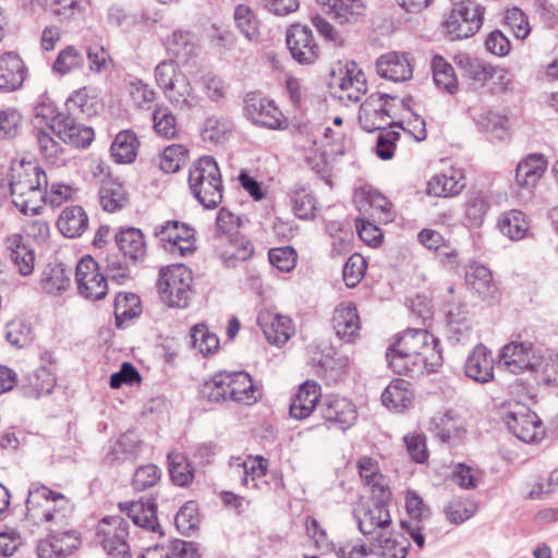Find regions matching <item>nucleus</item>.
I'll list each match as a JSON object with an SVG mask.
<instances>
[{"label":"nucleus","mask_w":558,"mask_h":558,"mask_svg":"<svg viewBox=\"0 0 558 558\" xmlns=\"http://www.w3.org/2000/svg\"><path fill=\"white\" fill-rule=\"evenodd\" d=\"M12 171L9 183L12 203L24 215H38L45 204L50 175L33 162H22Z\"/></svg>","instance_id":"f257e3e1"},{"label":"nucleus","mask_w":558,"mask_h":558,"mask_svg":"<svg viewBox=\"0 0 558 558\" xmlns=\"http://www.w3.org/2000/svg\"><path fill=\"white\" fill-rule=\"evenodd\" d=\"M70 500L59 492H54L41 483H32L26 499V520L34 525L45 523H62Z\"/></svg>","instance_id":"f03ea898"},{"label":"nucleus","mask_w":558,"mask_h":558,"mask_svg":"<svg viewBox=\"0 0 558 558\" xmlns=\"http://www.w3.org/2000/svg\"><path fill=\"white\" fill-rule=\"evenodd\" d=\"M189 186L193 196L206 209L222 202L223 185L220 169L211 156L198 158L190 168Z\"/></svg>","instance_id":"7ed1b4c3"},{"label":"nucleus","mask_w":558,"mask_h":558,"mask_svg":"<svg viewBox=\"0 0 558 558\" xmlns=\"http://www.w3.org/2000/svg\"><path fill=\"white\" fill-rule=\"evenodd\" d=\"M192 271L182 264L161 269L158 280L161 301L170 307H186L192 294Z\"/></svg>","instance_id":"20e7f679"},{"label":"nucleus","mask_w":558,"mask_h":558,"mask_svg":"<svg viewBox=\"0 0 558 558\" xmlns=\"http://www.w3.org/2000/svg\"><path fill=\"white\" fill-rule=\"evenodd\" d=\"M484 14L485 8L475 0L456 2L442 23L444 32L451 40L472 37L481 29Z\"/></svg>","instance_id":"39448f33"},{"label":"nucleus","mask_w":558,"mask_h":558,"mask_svg":"<svg viewBox=\"0 0 558 558\" xmlns=\"http://www.w3.org/2000/svg\"><path fill=\"white\" fill-rule=\"evenodd\" d=\"M502 418L509 430L526 444H537L546 436L543 421L526 404L521 402L509 403Z\"/></svg>","instance_id":"423d86ee"},{"label":"nucleus","mask_w":558,"mask_h":558,"mask_svg":"<svg viewBox=\"0 0 558 558\" xmlns=\"http://www.w3.org/2000/svg\"><path fill=\"white\" fill-rule=\"evenodd\" d=\"M128 537L129 522L121 515H108L98 522L95 539L110 558H131Z\"/></svg>","instance_id":"0eeeda50"},{"label":"nucleus","mask_w":558,"mask_h":558,"mask_svg":"<svg viewBox=\"0 0 558 558\" xmlns=\"http://www.w3.org/2000/svg\"><path fill=\"white\" fill-rule=\"evenodd\" d=\"M390 500L391 498L385 496L372 495L368 500L361 501L354 507L353 517L362 534L374 538L380 532H386L391 523L388 508Z\"/></svg>","instance_id":"6e6552de"},{"label":"nucleus","mask_w":558,"mask_h":558,"mask_svg":"<svg viewBox=\"0 0 558 558\" xmlns=\"http://www.w3.org/2000/svg\"><path fill=\"white\" fill-rule=\"evenodd\" d=\"M244 116L253 124L268 130H286L288 120L274 100L251 92L244 97Z\"/></svg>","instance_id":"1a4fd4ad"},{"label":"nucleus","mask_w":558,"mask_h":558,"mask_svg":"<svg viewBox=\"0 0 558 558\" xmlns=\"http://www.w3.org/2000/svg\"><path fill=\"white\" fill-rule=\"evenodd\" d=\"M395 96L389 94L375 93L369 95L360 106L359 123L366 132L384 131L386 126L398 125L402 128V122L392 120V105Z\"/></svg>","instance_id":"9d476101"},{"label":"nucleus","mask_w":558,"mask_h":558,"mask_svg":"<svg viewBox=\"0 0 558 558\" xmlns=\"http://www.w3.org/2000/svg\"><path fill=\"white\" fill-rule=\"evenodd\" d=\"M542 348L536 343L517 338L507 342L500 350L499 364L509 373L519 375L531 373L539 357Z\"/></svg>","instance_id":"9b49d317"},{"label":"nucleus","mask_w":558,"mask_h":558,"mask_svg":"<svg viewBox=\"0 0 558 558\" xmlns=\"http://www.w3.org/2000/svg\"><path fill=\"white\" fill-rule=\"evenodd\" d=\"M286 43L292 58L302 65L314 64L320 57V47L307 26L291 25L287 29Z\"/></svg>","instance_id":"f8f14e48"},{"label":"nucleus","mask_w":558,"mask_h":558,"mask_svg":"<svg viewBox=\"0 0 558 558\" xmlns=\"http://www.w3.org/2000/svg\"><path fill=\"white\" fill-rule=\"evenodd\" d=\"M75 279L80 293L85 299L101 300L107 295L108 283L98 263L92 257H83L76 266Z\"/></svg>","instance_id":"ddd939ff"},{"label":"nucleus","mask_w":558,"mask_h":558,"mask_svg":"<svg viewBox=\"0 0 558 558\" xmlns=\"http://www.w3.org/2000/svg\"><path fill=\"white\" fill-rule=\"evenodd\" d=\"M417 333L418 329L408 328L402 335H397L396 340L388 347L386 359L393 373L415 377L416 356L412 355L407 339L410 337L414 341Z\"/></svg>","instance_id":"4468645a"},{"label":"nucleus","mask_w":558,"mask_h":558,"mask_svg":"<svg viewBox=\"0 0 558 558\" xmlns=\"http://www.w3.org/2000/svg\"><path fill=\"white\" fill-rule=\"evenodd\" d=\"M432 434L446 444H459L468 434L464 420L457 409L448 408L437 412L429 422Z\"/></svg>","instance_id":"2eb2a0df"},{"label":"nucleus","mask_w":558,"mask_h":558,"mask_svg":"<svg viewBox=\"0 0 558 558\" xmlns=\"http://www.w3.org/2000/svg\"><path fill=\"white\" fill-rule=\"evenodd\" d=\"M319 412L326 422L341 430L349 429L357 421L355 404L349 398L339 395H329L323 398L319 403Z\"/></svg>","instance_id":"dca6fc26"},{"label":"nucleus","mask_w":558,"mask_h":558,"mask_svg":"<svg viewBox=\"0 0 558 558\" xmlns=\"http://www.w3.org/2000/svg\"><path fill=\"white\" fill-rule=\"evenodd\" d=\"M469 291L489 305L499 304L501 291L494 280L492 270L483 265L470 266L465 272Z\"/></svg>","instance_id":"f3484780"},{"label":"nucleus","mask_w":558,"mask_h":558,"mask_svg":"<svg viewBox=\"0 0 558 558\" xmlns=\"http://www.w3.org/2000/svg\"><path fill=\"white\" fill-rule=\"evenodd\" d=\"M76 120L77 117L72 114L61 116L57 124H49V130L56 133L63 143L76 148H86L94 141V130Z\"/></svg>","instance_id":"a211bd4d"},{"label":"nucleus","mask_w":558,"mask_h":558,"mask_svg":"<svg viewBox=\"0 0 558 558\" xmlns=\"http://www.w3.org/2000/svg\"><path fill=\"white\" fill-rule=\"evenodd\" d=\"M119 253L132 266L143 262L147 253V244L143 231L135 227H121L114 234Z\"/></svg>","instance_id":"6ab92c4d"},{"label":"nucleus","mask_w":558,"mask_h":558,"mask_svg":"<svg viewBox=\"0 0 558 558\" xmlns=\"http://www.w3.org/2000/svg\"><path fill=\"white\" fill-rule=\"evenodd\" d=\"M119 508L122 512L126 513L134 525H137L148 532L158 533L160 536L163 535L157 519L156 499H147L145 502L142 500L120 502Z\"/></svg>","instance_id":"aec40b11"},{"label":"nucleus","mask_w":558,"mask_h":558,"mask_svg":"<svg viewBox=\"0 0 558 558\" xmlns=\"http://www.w3.org/2000/svg\"><path fill=\"white\" fill-rule=\"evenodd\" d=\"M167 52L178 64L186 65L201 51L197 36L190 31H174L165 41Z\"/></svg>","instance_id":"412c9836"},{"label":"nucleus","mask_w":558,"mask_h":558,"mask_svg":"<svg viewBox=\"0 0 558 558\" xmlns=\"http://www.w3.org/2000/svg\"><path fill=\"white\" fill-rule=\"evenodd\" d=\"M375 68L381 78L395 83L405 82L413 75V66L402 52L391 51L381 54L376 60Z\"/></svg>","instance_id":"4be33fe9"},{"label":"nucleus","mask_w":558,"mask_h":558,"mask_svg":"<svg viewBox=\"0 0 558 558\" xmlns=\"http://www.w3.org/2000/svg\"><path fill=\"white\" fill-rule=\"evenodd\" d=\"M465 187V175L461 169L450 168L433 175L426 182V194L434 197H454Z\"/></svg>","instance_id":"5701e85b"},{"label":"nucleus","mask_w":558,"mask_h":558,"mask_svg":"<svg viewBox=\"0 0 558 558\" xmlns=\"http://www.w3.org/2000/svg\"><path fill=\"white\" fill-rule=\"evenodd\" d=\"M27 76V68L15 52L0 56V92H14L23 86Z\"/></svg>","instance_id":"b1692460"},{"label":"nucleus","mask_w":558,"mask_h":558,"mask_svg":"<svg viewBox=\"0 0 558 558\" xmlns=\"http://www.w3.org/2000/svg\"><path fill=\"white\" fill-rule=\"evenodd\" d=\"M322 397V388L314 380H306L300 385L298 392L289 407L290 416L294 420H305L316 409Z\"/></svg>","instance_id":"393cba45"},{"label":"nucleus","mask_w":558,"mask_h":558,"mask_svg":"<svg viewBox=\"0 0 558 558\" xmlns=\"http://www.w3.org/2000/svg\"><path fill=\"white\" fill-rule=\"evenodd\" d=\"M323 12L331 16L339 24H354L361 21L366 13L363 0H317Z\"/></svg>","instance_id":"a878e982"},{"label":"nucleus","mask_w":558,"mask_h":558,"mask_svg":"<svg viewBox=\"0 0 558 558\" xmlns=\"http://www.w3.org/2000/svg\"><path fill=\"white\" fill-rule=\"evenodd\" d=\"M464 373L469 378L483 384L494 379V357L484 344H477L468 356Z\"/></svg>","instance_id":"bb28decb"},{"label":"nucleus","mask_w":558,"mask_h":558,"mask_svg":"<svg viewBox=\"0 0 558 558\" xmlns=\"http://www.w3.org/2000/svg\"><path fill=\"white\" fill-rule=\"evenodd\" d=\"M332 325L336 335L345 342H352L359 336L361 322L353 304H340L333 313Z\"/></svg>","instance_id":"cd10ccee"},{"label":"nucleus","mask_w":558,"mask_h":558,"mask_svg":"<svg viewBox=\"0 0 558 558\" xmlns=\"http://www.w3.org/2000/svg\"><path fill=\"white\" fill-rule=\"evenodd\" d=\"M229 398L236 403L252 405L260 398V392L251 375L244 371L229 372Z\"/></svg>","instance_id":"c85d7f7f"},{"label":"nucleus","mask_w":558,"mask_h":558,"mask_svg":"<svg viewBox=\"0 0 558 558\" xmlns=\"http://www.w3.org/2000/svg\"><path fill=\"white\" fill-rule=\"evenodd\" d=\"M547 169V161L542 155L531 154L523 158L515 170L517 184L526 190L534 189Z\"/></svg>","instance_id":"c756f323"},{"label":"nucleus","mask_w":558,"mask_h":558,"mask_svg":"<svg viewBox=\"0 0 558 558\" xmlns=\"http://www.w3.org/2000/svg\"><path fill=\"white\" fill-rule=\"evenodd\" d=\"M163 94L169 102L178 110L191 111L199 105V97L192 87L186 75H179Z\"/></svg>","instance_id":"7c9ffc66"},{"label":"nucleus","mask_w":558,"mask_h":558,"mask_svg":"<svg viewBox=\"0 0 558 558\" xmlns=\"http://www.w3.org/2000/svg\"><path fill=\"white\" fill-rule=\"evenodd\" d=\"M357 470L361 478L371 488L373 496L392 498V493L386 477L380 473L378 462L369 457H362L357 461Z\"/></svg>","instance_id":"2f4dec72"},{"label":"nucleus","mask_w":558,"mask_h":558,"mask_svg":"<svg viewBox=\"0 0 558 558\" xmlns=\"http://www.w3.org/2000/svg\"><path fill=\"white\" fill-rule=\"evenodd\" d=\"M499 231L512 241H519L530 235V220L518 209L502 213L497 221Z\"/></svg>","instance_id":"473e14b6"},{"label":"nucleus","mask_w":558,"mask_h":558,"mask_svg":"<svg viewBox=\"0 0 558 558\" xmlns=\"http://www.w3.org/2000/svg\"><path fill=\"white\" fill-rule=\"evenodd\" d=\"M141 440L132 432L122 434L109 448L105 460L114 465L128 460H134L140 453Z\"/></svg>","instance_id":"72a5a7b5"},{"label":"nucleus","mask_w":558,"mask_h":558,"mask_svg":"<svg viewBox=\"0 0 558 558\" xmlns=\"http://www.w3.org/2000/svg\"><path fill=\"white\" fill-rule=\"evenodd\" d=\"M51 130H40L36 128L35 136L38 151L41 158L51 166L60 167L66 163V154L62 145L52 136Z\"/></svg>","instance_id":"f704fd0d"},{"label":"nucleus","mask_w":558,"mask_h":558,"mask_svg":"<svg viewBox=\"0 0 558 558\" xmlns=\"http://www.w3.org/2000/svg\"><path fill=\"white\" fill-rule=\"evenodd\" d=\"M57 225L66 238H77L87 229L88 217L83 207L69 206L62 210Z\"/></svg>","instance_id":"c9c22d12"},{"label":"nucleus","mask_w":558,"mask_h":558,"mask_svg":"<svg viewBox=\"0 0 558 558\" xmlns=\"http://www.w3.org/2000/svg\"><path fill=\"white\" fill-rule=\"evenodd\" d=\"M140 141L132 130L119 132L110 147L112 159L117 163H131L135 160Z\"/></svg>","instance_id":"e433bc0d"},{"label":"nucleus","mask_w":558,"mask_h":558,"mask_svg":"<svg viewBox=\"0 0 558 558\" xmlns=\"http://www.w3.org/2000/svg\"><path fill=\"white\" fill-rule=\"evenodd\" d=\"M454 62L473 82L485 84L494 78L495 66L477 58H471L468 53L456 54Z\"/></svg>","instance_id":"4c0bfd02"},{"label":"nucleus","mask_w":558,"mask_h":558,"mask_svg":"<svg viewBox=\"0 0 558 558\" xmlns=\"http://www.w3.org/2000/svg\"><path fill=\"white\" fill-rule=\"evenodd\" d=\"M531 373L539 385L558 386V353L541 350Z\"/></svg>","instance_id":"58836bf2"},{"label":"nucleus","mask_w":558,"mask_h":558,"mask_svg":"<svg viewBox=\"0 0 558 558\" xmlns=\"http://www.w3.org/2000/svg\"><path fill=\"white\" fill-rule=\"evenodd\" d=\"M421 362L427 373L438 372L444 364L439 340L428 330H421Z\"/></svg>","instance_id":"ea45409f"},{"label":"nucleus","mask_w":558,"mask_h":558,"mask_svg":"<svg viewBox=\"0 0 558 558\" xmlns=\"http://www.w3.org/2000/svg\"><path fill=\"white\" fill-rule=\"evenodd\" d=\"M9 257L13 264L19 268L23 276H27L34 270V253L23 242L22 236L14 234L9 236L5 242Z\"/></svg>","instance_id":"a19ab883"},{"label":"nucleus","mask_w":558,"mask_h":558,"mask_svg":"<svg viewBox=\"0 0 558 558\" xmlns=\"http://www.w3.org/2000/svg\"><path fill=\"white\" fill-rule=\"evenodd\" d=\"M98 196L104 210L109 213L122 209L128 203V193L124 186L116 180L102 181Z\"/></svg>","instance_id":"79ce46f5"},{"label":"nucleus","mask_w":558,"mask_h":558,"mask_svg":"<svg viewBox=\"0 0 558 558\" xmlns=\"http://www.w3.org/2000/svg\"><path fill=\"white\" fill-rule=\"evenodd\" d=\"M367 90V84L364 73L359 70H348L345 75L340 78L338 98L341 101L357 102Z\"/></svg>","instance_id":"37998d69"},{"label":"nucleus","mask_w":558,"mask_h":558,"mask_svg":"<svg viewBox=\"0 0 558 558\" xmlns=\"http://www.w3.org/2000/svg\"><path fill=\"white\" fill-rule=\"evenodd\" d=\"M433 80L442 90L454 94L459 88L458 78L452 65L441 56L435 54L430 60Z\"/></svg>","instance_id":"c03bdc74"},{"label":"nucleus","mask_w":558,"mask_h":558,"mask_svg":"<svg viewBox=\"0 0 558 558\" xmlns=\"http://www.w3.org/2000/svg\"><path fill=\"white\" fill-rule=\"evenodd\" d=\"M70 286V272L63 264H48L41 272L40 287L49 294H60Z\"/></svg>","instance_id":"a18cd8bd"},{"label":"nucleus","mask_w":558,"mask_h":558,"mask_svg":"<svg viewBox=\"0 0 558 558\" xmlns=\"http://www.w3.org/2000/svg\"><path fill=\"white\" fill-rule=\"evenodd\" d=\"M233 20L239 32L251 43H258L260 33L254 11L246 4H238Z\"/></svg>","instance_id":"49530a36"},{"label":"nucleus","mask_w":558,"mask_h":558,"mask_svg":"<svg viewBox=\"0 0 558 558\" xmlns=\"http://www.w3.org/2000/svg\"><path fill=\"white\" fill-rule=\"evenodd\" d=\"M262 326L268 342L277 345L286 343L294 331L291 318L283 315H275L269 323Z\"/></svg>","instance_id":"de8ad7c7"},{"label":"nucleus","mask_w":558,"mask_h":558,"mask_svg":"<svg viewBox=\"0 0 558 558\" xmlns=\"http://www.w3.org/2000/svg\"><path fill=\"white\" fill-rule=\"evenodd\" d=\"M409 383L403 379L396 380L381 393L383 404L397 410L407 409L413 401V393L408 389Z\"/></svg>","instance_id":"09e8293b"},{"label":"nucleus","mask_w":558,"mask_h":558,"mask_svg":"<svg viewBox=\"0 0 558 558\" xmlns=\"http://www.w3.org/2000/svg\"><path fill=\"white\" fill-rule=\"evenodd\" d=\"M229 372H219L206 380L199 390L203 398L210 402H221L229 398Z\"/></svg>","instance_id":"8fccbe9b"},{"label":"nucleus","mask_w":558,"mask_h":558,"mask_svg":"<svg viewBox=\"0 0 558 558\" xmlns=\"http://www.w3.org/2000/svg\"><path fill=\"white\" fill-rule=\"evenodd\" d=\"M169 474L177 486L186 487L192 484L194 478V469L190 461L180 453H169Z\"/></svg>","instance_id":"3c124183"},{"label":"nucleus","mask_w":558,"mask_h":558,"mask_svg":"<svg viewBox=\"0 0 558 558\" xmlns=\"http://www.w3.org/2000/svg\"><path fill=\"white\" fill-rule=\"evenodd\" d=\"M291 202L298 218L308 220L315 217L316 198L307 187H294L291 192Z\"/></svg>","instance_id":"603ef678"},{"label":"nucleus","mask_w":558,"mask_h":558,"mask_svg":"<svg viewBox=\"0 0 558 558\" xmlns=\"http://www.w3.org/2000/svg\"><path fill=\"white\" fill-rule=\"evenodd\" d=\"M190 338L193 348L204 356L213 354L219 348V338L205 324H196L191 329Z\"/></svg>","instance_id":"864d4df0"},{"label":"nucleus","mask_w":558,"mask_h":558,"mask_svg":"<svg viewBox=\"0 0 558 558\" xmlns=\"http://www.w3.org/2000/svg\"><path fill=\"white\" fill-rule=\"evenodd\" d=\"M254 254V246L250 240H231V246L221 254L222 264L228 268H235Z\"/></svg>","instance_id":"5fc2aeb1"},{"label":"nucleus","mask_w":558,"mask_h":558,"mask_svg":"<svg viewBox=\"0 0 558 558\" xmlns=\"http://www.w3.org/2000/svg\"><path fill=\"white\" fill-rule=\"evenodd\" d=\"M154 129L156 133L163 138L172 140L177 137L179 129L175 116L169 108L158 106L153 112Z\"/></svg>","instance_id":"6e6d98bb"},{"label":"nucleus","mask_w":558,"mask_h":558,"mask_svg":"<svg viewBox=\"0 0 558 558\" xmlns=\"http://www.w3.org/2000/svg\"><path fill=\"white\" fill-rule=\"evenodd\" d=\"M374 541L380 549L377 554L383 558H405L408 554L409 542L407 539L398 542L397 538L387 535V532H380Z\"/></svg>","instance_id":"4d7b16f0"},{"label":"nucleus","mask_w":558,"mask_h":558,"mask_svg":"<svg viewBox=\"0 0 558 558\" xmlns=\"http://www.w3.org/2000/svg\"><path fill=\"white\" fill-rule=\"evenodd\" d=\"M189 150L181 144L166 147L159 157V167L166 173L177 172L185 162Z\"/></svg>","instance_id":"13d9d810"},{"label":"nucleus","mask_w":558,"mask_h":558,"mask_svg":"<svg viewBox=\"0 0 558 558\" xmlns=\"http://www.w3.org/2000/svg\"><path fill=\"white\" fill-rule=\"evenodd\" d=\"M161 478V470L153 464H144L138 466L132 477V488L135 492H144L158 484Z\"/></svg>","instance_id":"bf43d9fd"},{"label":"nucleus","mask_w":558,"mask_h":558,"mask_svg":"<svg viewBox=\"0 0 558 558\" xmlns=\"http://www.w3.org/2000/svg\"><path fill=\"white\" fill-rule=\"evenodd\" d=\"M83 64V53L74 46H66L59 52L52 69L57 73L68 74L75 69L82 68Z\"/></svg>","instance_id":"052dcab7"},{"label":"nucleus","mask_w":558,"mask_h":558,"mask_svg":"<svg viewBox=\"0 0 558 558\" xmlns=\"http://www.w3.org/2000/svg\"><path fill=\"white\" fill-rule=\"evenodd\" d=\"M154 234L159 239L162 247L172 255L180 256L178 220H169L155 228Z\"/></svg>","instance_id":"680f3d73"},{"label":"nucleus","mask_w":558,"mask_h":558,"mask_svg":"<svg viewBox=\"0 0 558 558\" xmlns=\"http://www.w3.org/2000/svg\"><path fill=\"white\" fill-rule=\"evenodd\" d=\"M4 337L16 348H24L32 341V327L24 320H12L5 325Z\"/></svg>","instance_id":"e2e57ef3"},{"label":"nucleus","mask_w":558,"mask_h":558,"mask_svg":"<svg viewBox=\"0 0 558 558\" xmlns=\"http://www.w3.org/2000/svg\"><path fill=\"white\" fill-rule=\"evenodd\" d=\"M68 113L73 117L92 116L94 113V101L86 88L75 90L65 102Z\"/></svg>","instance_id":"0e129e2a"},{"label":"nucleus","mask_w":558,"mask_h":558,"mask_svg":"<svg viewBox=\"0 0 558 558\" xmlns=\"http://www.w3.org/2000/svg\"><path fill=\"white\" fill-rule=\"evenodd\" d=\"M197 505L194 501L185 502L174 517L177 529L184 535H189L198 524Z\"/></svg>","instance_id":"69168bd1"},{"label":"nucleus","mask_w":558,"mask_h":558,"mask_svg":"<svg viewBox=\"0 0 558 558\" xmlns=\"http://www.w3.org/2000/svg\"><path fill=\"white\" fill-rule=\"evenodd\" d=\"M366 271V262L360 254H354L348 258L343 266L342 277L348 288L356 287L363 279Z\"/></svg>","instance_id":"338daca9"},{"label":"nucleus","mask_w":558,"mask_h":558,"mask_svg":"<svg viewBox=\"0 0 558 558\" xmlns=\"http://www.w3.org/2000/svg\"><path fill=\"white\" fill-rule=\"evenodd\" d=\"M477 504L471 499L454 500L446 509L447 519L454 524L463 523L475 514Z\"/></svg>","instance_id":"774afa93"}]
</instances>
